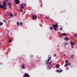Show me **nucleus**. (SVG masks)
Segmentation results:
<instances>
[{"label":"nucleus","instance_id":"obj_1","mask_svg":"<svg viewBox=\"0 0 77 77\" xmlns=\"http://www.w3.org/2000/svg\"><path fill=\"white\" fill-rule=\"evenodd\" d=\"M8 5H7V3L5 2L4 1L3 2V4L2 5H0V8H5V7H7V6Z\"/></svg>","mask_w":77,"mask_h":77},{"label":"nucleus","instance_id":"obj_2","mask_svg":"<svg viewBox=\"0 0 77 77\" xmlns=\"http://www.w3.org/2000/svg\"><path fill=\"white\" fill-rule=\"evenodd\" d=\"M51 57H50L46 61H45V63H46V64H49V65H51V62H52V61H51L49 62H48L50 60H51Z\"/></svg>","mask_w":77,"mask_h":77},{"label":"nucleus","instance_id":"obj_3","mask_svg":"<svg viewBox=\"0 0 77 77\" xmlns=\"http://www.w3.org/2000/svg\"><path fill=\"white\" fill-rule=\"evenodd\" d=\"M14 1L16 4H18L20 3V1L19 0H14Z\"/></svg>","mask_w":77,"mask_h":77},{"label":"nucleus","instance_id":"obj_4","mask_svg":"<svg viewBox=\"0 0 77 77\" xmlns=\"http://www.w3.org/2000/svg\"><path fill=\"white\" fill-rule=\"evenodd\" d=\"M33 20H36L37 18V16L34 15L32 16Z\"/></svg>","mask_w":77,"mask_h":77},{"label":"nucleus","instance_id":"obj_5","mask_svg":"<svg viewBox=\"0 0 77 77\" xmlns=\"http://www.w3.org/2000/svg\"><path fill=\"white\" fill-rule=\"evenodd\" d=\"M61 36H66V33H63L61 34Z\"/></svg>","mask_w":77,"mask_h":77},{"label":"nucleus","instance_id":"obj_6","mask_svg":"<svg viewBox=\"0 0 77 77\" xmlns=\"http://www.w3.org/2000/svg\"><path fill=\"white\" fill-rule=\"evenodd\" d=\"M22 69H25V65H24V64H23L22 65Z\"/></svg>","mask_w":77,"mask_h":77},{"label":"nucleus","instance_id":"obj_7","mask_svg":"<svg viewBox=\"0 0 77 77\" xmlns=\"http://www.w3.org/2000/svg\"><path fill=\"white\" fill-rule=\"evenodd\" d=\"M69 42L71 45H74V43H72V41H70Z\"/></svg>","mask_w":77,"mask_h":77},{"label":"nucleus","instance_id":"obj_8","mask_svg":"<svg viewBox=\"0 0 77 77\" xmlns=\"http://www.w3.org/2000/svg\"><path fill=\"white\" fill-rule=\"evenodd\" d=\"M64 40L65 41H68V40H69V38H68V37H66L64 38Z\"/></svg>","mask_w":77,"mask_h":77},{"label":"nucleus","instance_id":"obj_9","mask_svg":"<svg viewBox=\"0 0 77 77\" xmlns=\"http://www.w3.org/2000/svg\"><path fill=\"white\" fill-rule=\"evenodd\" d=\"M3 21L4 23H6V24H7V23H8V21L5 20V19H3Z\"/></svg>","mask_w":77,"mask_h":77},{"label":"nucleus","instance_id":"obj_10","mask_svg":"<svg viewBox=\"0 0 77 77\" xmlns=\"http://www.w3.org/2000/svg\"><path fill=\"white\" fill-rule=\"evenodd\" d=\"M73 35L74 37H75V36H76V37H77V33H75V34H73Z\"/></svg>","mask_w":77,"mask_h":77},{"label":"nucleus","instance_id":"obj_11","mask_svg":"<svg viewBox=\"0 0 77 77\" xmlns=\"http://www.w3.org/2000/svg\"><path fill=\"white\" fill-rule=\"evenodd\" d=\"M55 27L56 28H58V25L57 24L55 23Z\"/></svg>","mask_w":77,"mask_h":77},{"label":"nucleus","instance_id":"obj_12","mask_svg":"<svg viewBox=\"0 0 77 77\" xmlns=\"http://www.w3.org/2000/svg\"><path fill=\"white\" fill-rule=\"evenodd\" d=\"M7 4H8V6H11V3L9 2H7Z\"/></svg>","mask_w":77,"mask_h":77},{"label":"nucleus","instance_id":"obj_13","mask_svg":"<svg viewBox=\"0 0 77 77\" xmlns=\"http://www.w3.org/2000/svg\"><path fill=\"white\" fill-rule=\"evenodd\" d=\"M69 44L68 43H67L66 42H65L64 43V44L65 46L68 45Z\"/></svg>","mask_w":77,"mask_h":77},{"label":"nucleus","instance_id":"obj_14","mask_svg":"<svg viewBox=\"0 0 77 77\" xmlns=\"http://www.w3.org/2000/svg\"><path fill=\"white\" fill-rule=\"evenodd\" d=\"M60 66L59 65H58V64H57L56 65V67H57V68H59L60 67Z\"/></svg>","mask_w":77,"mask_h":77},{"label":"nucleus","instance_id":"obj_15","mask_svg":"<svg viewBox=\"0 0 77 77\" xmlns=\"http://www.w3.org/2000/svg\"><path fill=\"white\" fill-rule=\"evenodd\" d=\"M17 26L18 27L20 26V23H19V22H17Z\"/></svg>","mask_w":77,"mask_h":77},{"label":"nucleus","instance_id":"obj_16","mask_svg":"<svg viewBox=\"0 0 77 77\" xmlns=\"http://www.w3.org/2000/svg\"><path fill=\"white\" fill-rule=\"evenodd\" d=\"M9 15L10 16H11V17H13V14H9Z\"/></svg>","mask_w":77,"mask_h":77},{"label":"nucleus","instance_id":"obj_17","mask_svg":"<svg viewBox=\"0 0 77 77\" xmlns=\"http://www.w3.org/2000/svg\"><path fill=\"white\" fill-rule=\"evenodd\" d=\"M74 55H72L71 56V58H72V59H73V58H74Z\"/></svg>","mask_w":77,"mask_h":77},{"label":"nucleus","instance_id":"obj_18","mask_svg":"<svg viewBox=\"0 0 77 77\" xmlns=\"http://www.w3.org/2000/svg\"><path fill=\"white\" fill-rule=\"evenodd\" d=\"M68 66V64H67V63H66L65 64V65H64V67H66Z\"/></svg>","mask_w":77,"mask_h":77},{"label":"nucleus","instance_id":"obj_19","mask_svg":"<svg viewBox=\"0 0 77 77\" xmlns=\"http://www.w3.org/2000/svg\"><path fill=\"white\" fill-rule=\"evenodd\" d=\"M21 8L22 9H24V7L23 6V5H21Z\"/></svg>","mask_w":77,"mask_h":77},{"label":"nucleus","instance_id":"obj_20","mask_svg":"<svg viewBox=\"0 0 77 77\" xmlns=\"http://www.w3.org/2000/svg\"><path fill=\"white\" fill-rule=\"evenodd\" d=\"M67 64L68 66V65H71V63H67Z\"/></svg>","mask_w":77,"mask_h":77},{"label":"nucleus","instance_id":"obj_21","mask_svg":"<svg viewBox=\"0 0 77 77\" xmlns=\"http://www.w3.org/2000/svg\"><path fill=\"white\" fill-rule=\"evenodd\" d=\"M56 71L57 72H60V70H56Z\"/></svg>","mask_w":77,"mask_h":77},{"label":"nucleus","instance_id":"obj_22","mask_svg":"<svg viewBox=\"0 0 77 77\" xmlns=\"http://www.w3.org/2000/svg\"><path fill=\"white\" fill-rule=\"evenodd\" d=\"M20 12H23V9H22L20 8Z\"/></svg>","mask_w":77,"mask_h":77},{"label":"nucleus","instance_id":"obj_23","mask_svg":"<svg viewBox=\"0 0 77 77\" xmlns=\"http://www.w3.org/2000/svg\"><path fill=\"white\" fill-rule=\"evenodd\" d=\"M57 28H56V27H55V29H54V30H55V31H57Z\"/></svg>","mask_w":77,"mask_h":77},{"label":"nucleus","instance_id":"obj_24","mask_svg":"<svg viewBox=\"0 0 77 77\" xmlns=\"http://www.w3.org/2000/svg\"><path fill=\"white\" fill-rule=\"evenodd\" d=\"M65 62L66 63H68V60H66L65 61Z\"/></svg>","mask_w":77,"mask_h":77},{"label":"nucleus","instance_id":"obj_25","mask_svg":"<svg viewBox=\"0 0 77 77\" xmlns=\"http://www.w3.org/2000/svg\"><path fill=\"white\" fill-rule=\"evenodd\" d=\"M9 42H12V40H11V39H9Z\"/></svg>","mask_w":77,"mask_h":77},{"label":"nucleus","instance_id":"obj_26","mask_svg":"<svg viewBox=\"0 0 77 77\" xmlns=\"http://www.w3.org/2000/svg\"><path fill=\"white\" fill-rule=\"evenodd\" d=\"M20 25H22V24H23V22H21L20 23Z\"/></svg>","mask_w":77,"mask_h":77},{"label":"nucleus","instance_id":"obj_27","mask_svg":"<svg viewBox=\"0 0 77 77\" xmlns=\"http://www.w3.org/2000/svg\"><path fill=\"white\" fill-rule=\"evenodd\" d=\"M62 71H63V70H60V72H62Z\"/></svg>","mask_w":77,"mask_h":77},{"label":"nucleus","instance_id":"obj_28","mask_svg":"<svg viewBox=\"0 0 77 77\" xmlns=\"http://www.w3.org/2000/svg\"><path fill=\"white\" fill-rule=\"evenodd\" d=\"M7 9V8L6 7H5L4 9H5V10H6Z\"/></svg>","mask_w":77,"mask_h":77},{"label":"nucleus","instance_id":"obj_29","mask_svg":"<svg viewBox=\"0 0 77 77\" xmlns=\"http://www.w3.org/2000/svg\"><path fill=\"white\" fill-rule=\"evenodd\" d=\"M3 23H1V22H0V26H2L3 25Z\"/></svg>","mask_w":77,"mask_h":77},{"label":"nucleus","instance_id":"obj_30","mask_svg":"<svg viewBox=\"0 0 77 77\" xmlns=\"http://www.w3.org/2000/svg\"><path fill=\"white\" fill-rule=\"evenodd\" d=\"M11 9H12V7H11V5L9 6Z\"/></svg>","mask_w":77,"mask_h":77},{"label":"nucleus","instance_id":"obj_31","mask_svg":"<svg viewBox=\"0 0 77 77\" xmlns=\"http://www.w3.org/2000/svg\"><path fill=\"white\" fill-rule=\"evenodd\" d=\"M52 27H55V25L54 24H53L52 25Z\"/></svg>","mask_w":77,"mask_h":77},{"label":"nucleus","instance_id":"obj_32","mask_svg":"<svg viewBox=\"0 0 77 77\" xmlns=\"http://www.w3.org/2000/svg\"><path fill=\"white\" fill-rule=\"evenodd\" d=\"M23 6H26V4H23Z\"/></svg>","mask_w":77,"mask_h":77},{"label":"nucleus","instance_id":"obj_33","mask_svg":"<svg viewBox=\"0 0 77 77\" xmlns=\"http://www.w3.org/2000/svg\"><path fill=\"white\" fill-rule=\"evenodd\" d=\"M53 66V65H52L51 66L50 68H52Z\"/></svg>","mask_w":77,"mask_h":77},{"label":"nucleus","instance_id":"obj_34","mask_svg":"<svg viewBox=\"0 0 77 77\" xmlns=\"http://www.w3.org/2000/svg\"><path fill=\"white\" fill-rule=\"evenodd\" d=\"M53 27H51L50 29H51V30H52L53 29Z\"/></svg>","mask_w":77,"mask_h":77},{"label":"nucleus","instance_id":"obj_35","mask_svg":"<svg viewBox=\"0 0 77 77\" xmlns=\"http://www.w3.org/2000/svg\"><path fill=\"white\" fill-rule=\"evenodd\" d=\"M60 30H62L63 29H62V28H60Z\"/></svg>","mask_w":77,"mask_h":77},{"label":"nucleus","instance_id":"obj_36","mask_svg":"<svg viewBox=\"0 0 77 77\" xmlns=\"http://www.w3.org/2000/svg\"><path fill=\"white\" fill-rule=\"evenodd\" d=\"M71 47H72V48H74V46H72H72Z\"/></svg>","mask_w":77,"mask_h":77},{"label":"nucleus","instance_id":"obj_37","mask_svg":"<svg viewBox=\"0 0 77 77\" xmlns=\"http://www.w3.org/2000/svg\"><path fill=\"white\" fill-rule=\"evenodd\" d=\"M56 54H54V56L55 57H56Z\"/></svg>","mask_w":77,"mask_h":77},{"label":"nucleus","instance_id":"obj_38","mask_svg":"<svg viewBox=\"0 0 77 77\" xmlns=\"http://www.w3.org/2000/svg\"><path fill=\"white\" fill-rule=\"evenodd\" d=\"M5 1L6 2H8V0H5Z\"/></svg>","mask_w":77,"mask_h":77},{"label":"nucleus","instance_id":"obj_39","mask_svg":"<svg viewBox=\"0 0 77 77\" xmlns=\"http://www.w3.org/2000/svg\"><path fill=\"white\" fill-rule=\"evenodd\" d=\"M16 15H17V14H15L14 15V16H16Z\"/></svg>","mask_w":77,"mask_h":77},{"label":"nucleus","instance_id":"obj_40","mask_svg":"<svg viewBox=\"0 0 77 77\" xmlns=\"http://www.w3.org/2000/svg\"><path fill=\"white\" fill-rule=\"evenodd\" d=\"M45 17L46 18H47V19H48V18L47 17Z\"/></svg>","mask_w":77,"mask_h":77},{"label":"nucleus","instance_id":"obj_41","mask_svg":"<svg viewBox=\"0 0 77 77\" xmlns=\"http://www.w3.org/2000/svg\"><path fill=\"white\" fill-rule=\"evenodd\" d=\"M56 27L55 26H54V27H52L53 29H55V28Z\"/></svg>","mask_w":77,"mask_h":77},{"label":"nucleus","instance_id":"obj_42","mask_svg":"<svg viewBox=\"0 0 77 77\" xmlns=\"http://www.w3.org/2000/svg\"><path fill=\"white\" fill-rule=\"evenodd\" d=\"M2 45V43L1 42H0V45Z\"/></svg>","mask_w":77,"mask_h":77},{"label":"nucleus","instance_id":"obj_43","mask_svg":"<svg viewBox=\"0 0 77 77\" xmlns=\"http://www.w3.org/2000/svg\"><path fill=\"white\" fill-rule=\"evenodd\" d=\"M8 18H9V19H10V18H11V17H8Z\"/></svg>","mask_w":77,"mask_h":77},{"label":"nucleus","instance_id":"obj_44","mask_svg":"<svg viewBox=\"0 0 77 77\" xmlns=\"http://www.w3.org/2000/svg\"><path fill=\"white\" fill-rule=\"evenodd\" d=\"M33 56V55H32V56H31V55L30 56H31V57H32Z\"/></svg>","mask_w":77,"mask_h":77},{"label":"nucleus","instance_id":"obj_45","mask_svg":"<svg viewBox=\"0 0 77 77\" xmlns=\"http://www.w3.org/2000/svg\"><path fill=\"white\" fill-rule=\"evenodd\" d=\"M48 59H49V58H50V57H49V55H48Z\"/></svg>","mask_w":77,"mask_h":77},{"label":"nucleus","instance_id":"obj_46","mask_svg":"<svg viewBox=\"0 0 77 77\" xmlns=\"http://www.w3.org/2000/svg\"><path fill=\"white\" fill-rule=\"evenodd\" d=\"M2 3V2H1V3H1H1Z\"/></svg>","mask_w":77,"mask_h":77},{"label":"nucleus","instance_id":"obj_47","mask_svg":"<svg viewBox=\"0 0 77 77\" xmlns=\"http://www.w3.org/2000/svg\"><path fill=\"white\" fill-rule=\"evenodd\" d=\"M21 26H22V25H21Z\"/></svg>","mask_w":77,"mask_h":77},{"label":"nucleus","instance_id":"obj_48","mask_svg":"<svg viewBox=\"0 0 77 77\" xmlns=\"http://www.w3.org/2000/svg\"><path fill=\"white\" fill-rule=\"evenodd\" d=\"M1 3H0V5H1Z\"/></svg>","mask_w":77,"mask_h":77}]
</instances>
